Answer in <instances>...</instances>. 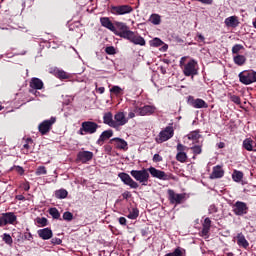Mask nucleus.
Instances as JSON below:
<instances>
[{"instance_id": "nucleus-58", "label": "nucleus", "mask_w": 256, "mask_h": 256, "mask_svg": "<svg viewBox=\"0 0 256 256\" xmlns=\"http://www.w3.org/2000/svg\"><path fill=\"white\" fill-rule=\"evenodd\" d=\"M85 130H83V124L81 125V128L79 130V135H85Z\"/></svg>"}, {"instance_id": "nucleus-57", "label": "nucleus", "mask_w": 256, "mask_h": 256, "mask_svg": "<svg viewBox=\"0 0 256 256\" xmlns=\"http://www.w3.org/2000/svg\"><path fill=\"white\" fill-rule=\"evenodd\" d=\"M30 93H32L36 97H39V95H40V93L37 90H30Z\"/></svg>"}, {"instance_id": "nucleus-4", "label": "nucleus", "mask_w": 256, "mask_h": 256, "mask_svg": "<svg viewBox=\"0 0 256 256\" xmlns=\"http://www.w3.org/2000/svg\"><path fill=\"white\" fill-rule=\"evenodd\" d=\"M115 27L118 29V31L116 30L114 34L118 35V37H122L123 39H127L130 33H132V31L129 30V26H127V24L124 22H115Z\"/></svg>"}, {"instance_id": "nucleus-32", "label": "nucleus", "mask_w": 256, "mask_h": 256, "mask_svg": "<svg viewBox=\"0 0 256 256\" xmlns=\"http://www.w3.org/2000/svg\"><path fill=\"white\" fill-rule=\"evenodd\" d=\"M243 147L246 151H253V140L251 138H247L243 141Z\"/></svg>"}, {"instance_id": "nucleus-7", "label": "nucleus", "mask_w": 256, "mask_h": 256, "mask_svg": "<svg viewBox=\"0 0 256 256\" xmlns=\"http://www.w3.org/2000/svg\"><path fill=\"white\" fill-rule=\"evenodd\" d=\"M55 121H57V119L55 117H51L49 120H44L40 123L38 129L41 135H47V133L51 131V127L55 125Z\"/></svg>"}, {"instance_id": "nucleus-54", "label": "nucleus", "mask_w": 256, "mask_h": 256, "mask_svg": "<svg viewBox=\"0 0 256 256\" xmlns=\"http://www.w3.org/2000/svg\"><path fill=\"white\" fill-rule=\"evenodd\" d=\"M119 223H120V225H127V219L125 217H120Z\"/></svg>"}, {"instance_id": "nucleus-60", "label": "nucleus", "mask_w": 256, "mask_h": 256, "mask_svg": "<svg viewBox=\"0 0 256 256\" xmlns=\"http://www.w3.org/2000/svg\"><path fill=\"white\" fill-rule=\"evenodd\" d=\"M16 199H18V201H23V199H25V197L23 195H18V196H16Z\"/></svg>"}, {"instance_id": "nucleus-18", "label": "nucleus", "mask_w": 256, "mask_h": 256, "mask_svg": "<svg viewBox=\"0 0 256 256\" xmlns=\"http://www.w3.org/2000/svg\"><path fill=\"white\" fill-rule=\"evenodd\" d=\"M38 236L40 239H43V241H48V239H51L53 237V230L50 228H43L37 231Z\"/></svg>"}, {"instance_id": "nucleus-24", "label": "nucleus", "mask_w": 256, "mask_h": 256, "mask_svg": "<svg viewBox=\"0 0 256 256\" xmlns=\"http://www.w3.org/2000/svg\"><path fill=\"white\" fill-rule=\"evenodd\" d=\"M111 137H113V130H105L97 140L98 145H103V142L107 141V139H111Z\"/></svg>"}, {"instance_id": "nucleus-23", "label": "nucleus", "mask_w": 256, "mask_h": 256, "mask_svg": "<svg viewBox=\"0 0 256 256\" xmlns=\"http://www.w3.org/2000/svg\"><path fill=\"white\" fill-rule=\"evenodd\" d=\"M236 239L238 247H242L243 249H247V247H249V241H247V238H245L243 233H238Z\"/></svg>"}, {"instance_id": "nucleus-39", "label": "nucleus", "mask_w": 256, "mask_h": 256, "mask_svg": "<svg viewBox=\"0 0 256 256\" xmlns=\"http://www.w3.org/2000/svg\"><path fill=\"white\" fill-rule=\"evenodd\" d=\"M2 241H4V243H6V245H9L10 247L11 245H13V238L7 233L3 234Z\"/></svg>"}, {"instance_id": "nucleus-50", "label": "nucleus", "mask_w": 256, "mask_h": 256, "mask_svg": "<svg viewBox=\"0 0 256 256\" xmlns=\"http://www.w3.org/2000/svg\"><path fill=\"white\" fill-rule=\"evenodd\" d=\"M107 55H115L116 51H115V47L113 46H108L105 49Z\"/></svg>"}, {"instance_id": "nucleus-42", "label": "nucleus", "mask_w": 256, "mask_h": 256, "mask_svg": "<svg viewBox=\"0 0 256 256\" xmlns=\"http://www.w3.org/2000/svg\"><path fill=\"white\" fill-rule=\"evenodd\" d=\"M36 222L38 224V227H47L48 225V220L45 217L36 219Z\"/></svg>"}, {"instance_id": "nucleus-31", "label": "nucleus", "mask_w": 256, "mask_h": 256, "mask_svg": "<svg viewBox=\"0 0 256 256\" xmlns=\"http://www.w3.org/2000/svg\"><path fill=\"white\" fill-rule=\"evenodd\" d=\"M199 130H195V131H192L190 132L187 137L190 141H197L201 138V134H199Z\"/></svg>"}, {"instance_id": "nucleus-29", "label": "nucleus", "mask_w": 256, "mask_h": 256, "mask_svg": "<svg viewBox=\"0 0 256 256\" xmlns=\"http://www.w3.org/2000/svg\"><path fill=\"white\" fill-rule=\"evenodd\" d=\"M112 141L115 142L116 148L117 149H123L124 151H127V141L121 139V138H113Z\"/></svg>"}, {"instance_id": "nucleus-13", "label": "nucleus", "mask_w": 256, "mask_h": 256, "mask_svg": "<svg viewBox=\"0 0 256 256\" xmlns=\"http://www.w3.org/2000/svg\"><path fill=\"white\" fill-rule=\"evenodd\" d=\"M114 129H118V127H123V125H127L129 123V118L125 116V112H117L114 115Z\"/></svg>"}, {"instance_id": "nucleus-47", "label": "nucleus", "mask_w": 256, "mask_h": 256, "mask_svg": "<svg viewBox=\"0 0 256 256\" xmlns=\"http://www.w3.org/2000/svg\"><path fill=\"white\" fill-rule=\"evenodd\" d=\"M191 150L193 151L194 155H201L203 149H201L200 145H195L191 147Z\"/></svg>"}, {"instance_id": "nucleus-28", "label": "nucleus", "mask_w": 256, "mask_h": 256, "mask_svg": "<svg viewBox=\"0 0 256 256\" xmlns=\"http://www.w3.org/2000/svg\"><path fill=\"white\" fill-rule=\"evenodd\" d=\"M233 62L235 65H238V67H243V65L247 63V57H245V55L236 54L233 56Z\"/></svg>"}, {"instance_id": "nucleus-19", "label": "nucleus", "mask_w": 256, "mask_h": 256, "mask_svg": "<svg viewBox=\"0 0 256 256\" xmlns=\"http://www.w3.org/2000/svg\"><path fill=\"white\" fill-rule=\"evenodd\" d=\"M78 161L81 163H87V161H91L93 159V152L91 151H81L77 155Z\"/></svg>"}, {"instance_id": "nucleus-1", "label": "nucleus", "mask_w": 256, "mask_h": 256, "mask_svg": "<svg viewBox=\"0 0 256 256\" xmlns=\"http://www.w3.org/2000/svg\"><path fill=\"white\" fill-rule=\"evenodd\" d=\"M185 59H187V57H182L180 59V67L183 69L185 77H193L197 75V61L191 59L185 64Z\"/></svg>"}, {"instance_id": "nucleus-9", "label": "nucleus", "mask_w": 256, "mask_h": 256, "mask_svg": "<svg viewBox=\"0 0 256 256\" xmlns=\"http://www.w3.org/2000/svg\"><path fill=\"white\" fill-rule=\"evenodd\" d=\"M119 179H121L122 183H124V185H128V187H130L131 189H138L139 188V184L137 182H135V180H133V178H131V176H129V174L125 173V172H121L118 174Z\"/></svg>"}, {"instance_id": "nucleus-11", "label": "nucleus", "mask_w": 256, "mask_h": 256, "mask_svg": "<svg viewBox=\"0 0 256 256\" xmlns=\"http://www.w3.org/2000/svg\"><path fill=\"white\" fill-rule=\"evenodd\" d=\"M168 196L172 205H181L185 201V193L177 194L173 190H168Z\"/></svg>"}, {"instance_id": "nucleus-2", "label": "nucleus", "mask_w": 256, "mask_h": 256, "mask_svg": "<svg viewBox=\"0 0 256 256\" xmlns=\"http://www.w3.org/2000/svg\"><path fill=\"white\" fill-rule=\"evenodd\" d=\"M130 174L142 185L149 183V169L132 170Z\"/></svg>"}, {"instance_id": "nucleus-48", "label": "nucleus", "mask_w": 256, "mask_h": 256, "mask_svg": "<svg viewBox=\"0 0 256 256\" xmlns=\"http://www.w3.org/2000/svg\"><path fill=\"white\" fill-rule=\"evenodd\" d=\"M230 100L232 103H235L236 105H241V98L237 95L230 96Z\"/></svg>"}, {"instance_id": "nucleus-20", "label": "nucleus", "mask_w": 256, "mask_h": 256, "mask_svg": "<svg viewBox=\"0 0 256 256\" xmlns=\"http://www.w3.org/2000/svg\"><path fill=\"white\" fill-rule=\"evenodd\" d=\"M224 23L226 27H231L232 29H235L236 27H239V17L230 16L224 20Z\"/></svg>"}, {"instance_id": "nucleus-14", "label": "nucleus", "mask_w": 256, "mask_h": 256, "mask_svg": "<svg viewBox=\"0 0 256 256\" xmlns=\"http://www.w3.org/2000/svg\"><path fill=\"white\" fill-rule=\"evenodd\" d=\"M177 149V154H176V161H179V163H185V161H187V153H185V151H187V146L179 143L176 147Z\"/></svg>"}, {"instance_id": "nucleus-16", "label": "nucleus", "mask_w": 256, "mask_h": 256, "mask_svg": "<svg viewBox=\"0 0 256 256\" xmlns=\"http://www.w3.org/2000/svg\"><path fill=\"white\" fill-rule=\"evenodd\" d=\"M126 39L134 45H140L141 47H145V38L135 34V32L133 31L132 33L128 34V37Z\"/></svg>"}, {"instance_id": "nucleus-63", "label": "nucleus", "mask_w": 256, "mask_h": 256, "mask_svg": "<svg viewBox=\"0 0 256 256\" xmlns=\"http://www.w3.org/2000/svg\"><path fill=\"white\" fill-rule=\"evenodd\" d=\"M253 27H254V29H256V18H255V20L253 21Z\"/></svg>"}, {"instance_id": "nucleus-56", "label": "nucleus", "mask_w": 256, "mask_h": 256, "mask_svg": "<svg viewBox=\"0 0 256 256\" xmlns=\"http://www.w3.org/2000/svg\"><path fill=\"white\" fill-rule=\"evenodd\" d=\"M5 225H7V224H5V220H4L3 216H2V217H0V227H3Z\"/></svg>"}, {"instance_id": "nucleus-10", "label": "nucleus", "mask_w": 256, "mask_h": 256, "mask_svg": "<svg viewBox=\"0 0 256 256\" xmlns=\"http://www.w3.org/2000/svg\"><path fill=\"white\" fill-rule=\"evenodd\" d=\"M111 11L113 15H129V13H133V7L129 5L112 6Z\"/></svg>"}, {"instance_id": "nucleus-38", "label": "nucleus", "mask_w": 256, "mask_h": 256, "mask_svg": "<svg viewBox=\"0 0 256 256\" xmlns=\"http://www.w3.org/2000/svg\"><path fill=\"white\" fill-rule=\"evenodd\" d=\"M136 115H139V110H137V106L129 109L128 117L126 119H135Z\"/></svg>"}, {"instance_id": "nucleus-5", "label": "nucleus", "mask_w": 256, "mask_h": 256, "mask_svg": "<svg viewBox=\"0 0 256 256\" xmlns=\"http://www.w3.org/2000/svg\"><path fill=\"white\" fill-rule=\"evenodd\" d=\"M174 135V130L172 126H167L164 130H162L158 138H156L157 143H165V141H169L171 137Z\"/></svg>"}, {"instance_id": "nucleus-44", "label": "nucleus", "mask_w": 256, "mask_h": 256, "mask_svg": "<svg viewBox=\"0 0 256 256\" xmlns=\"http://www.w3.org/2000/svg\"><path fill=\"white\" fill-rule=\"evenodd\" d=\"M110 93H113L114 95H121V93H123V88H121L119 86H113L110 89Z\"/></svg>"}, {"instance_id": "nucleus-45", "label": "nucleus", "mask_w": 256, "mask_h": 256, "mask_svg": "<svg viewBox=\"0 0 256 256\" xmlns=\"http://www.w3.org/2000/svg\"><path fill=\"white\" fill-rule=\"evenodd\" d=\"M36 175H47V168H45V166H39L36 169Z\"/></svg>"}, {"instance_id": "nucleus-34", "label": "nucleus", "mask_w": 256, "mask_h": 256, "mask_svg": "<svg viewBox=\"0 0 256 256\" xmlns=\"http://www.w3.org/2000/svg\"><path fill=\"white\" fill-rule=\"evenodd\" d=\"M152 25H160L161 24V16L159 14H152L149 19Z\"/></svg>"}, {"instance_id": "nucleus-21", "label": "nucleus", "mask_w": 256, "mask_h": 256, "mask_svg": "<svg viewBox=\"0 0 256 256\" xmlns=\"http://www.w3.org/2000/svg\"><path fill=\"white\" fill-rule=\"evenodd\" d=\"M2 218L4 219V223L6 225H13V223L17 221V216L13 212H7L2 214Z\"/></svg>"}, {"instance_id": "nucleus-62", "label": "nucleus", "mask_w": 256, "mask_h": 256, "mask_svg": "<svg viewBox=\"0 0 256 256\" xmlns=\"http://www.w3.org/2000/svg\"><path fill=\"white\" fill-rule=\"evenodd\" d=\"M223 147H225V144H224L223 142H221V143L219 144V148H220V149H223Z\"/></svg>"}, {"instance_id": "nucleus-6", "label": "nucleus", "mask_w": 256, "mask_h": 256, "mask_svg": "<svg viewBox=\"0 0 256 256\" xmlns=\"http://www.w3.org/2000/svg\"><path fill=\"white\" fill-rule=\"evenodd\" d=\"M148 172L154 179H160V181H169L171 177L165 171L159 170L155 167L148 168Z\"/></svg>"}, {"instance_id": "nucleus-12", "label": "nucleus", "mask_w": 256, "mask_h": 256, "mask_svg": "<svg viewBox=\"0 0 256 256\" xmlns=\"http://www.w3.org/2000/svg\"><path fill=\"white\" fill-rule=\"evenodd\" d=\"M136 111H138V115L140 117H145L149 115H153L157 111V107L154 105H145L143 107L136 106Z\"/></svg>"}, {"instance_id": "nucleus-30", "label": "nucleus", "mask_w": 256, "mask_h": 256, "mask_svg": "<svg viewBox=\"0 0 256 256\" xmlns=\"http://www.w3.org/2000/svg\"><path fill=\"white\" fill-rule=\"evenodd\" d=\"M209 231H211V219L205 218L201 233L205 237L209 235Z\"/></svg>"}, {"instance_id": "nucleus-41", "label": "nucleus", "mask_w": 256, "mask_h": 256, "mask_svg": "<svg viewBox=\"0 0 256 256\" xmlns=\"http://www.w3.org/2000/svg\"><path fill=\"white\" fill-rule=\"evenodd\" d=\"M56 76L58 79H69V74L63 70H57Z\"/></svg>"}, {"instance_id": "nucleus-22", "label": "nucleus", "mask_w": 256, "mask_h": 256, "mask_svg": "<svg viewBox=\"0 0 256 256\" xmlns=\"http://www.w3.org/2000/svg\"><path fill=\"white\" fill-rule=\"evenodd\" d=\"M225 175V171H223V168L221 166H214L212 173L210 175V179H221Z\"/></svg>"}, {"instance_id": "nucleus-51", "label": "nucleus", "mask_w": 256, "mask_h": 256, "mask_svg": "<svg viewBox=\"0 0 256 256\" xmlns=\"http://www.w3.org/2000/svg\"><path fill=\"white\" fill-rule=\"evenodd\" d=\"M153 161H154V163H161V161H163V157H161V155H159V154H155L153 156Z\"/></svg>"}, {"instance_id": "nucleus-55", "label": "nucleus", "mask_w": 256, "mask_h": 256, "mask_svg": "<svg viewBox=\"0 0 256 256\" xmlns=\"http://www.w3.org/2000/svg\"><path fill=\"white\" fill-rule=\"evenodd\" d=\"M198 37V41H200V43H205V36H203L202 34H197Z\"/></svg>"}, {"instance_id": "nucleus-64", "label": "nucleus", "mask_w": 256, "mask_h": 256, "mask_svg": "<svg viewBox=\"0 0 256 256\" xmlns=\"http://www.w3.org/2000/svg\"><path fill=\"white\" fill-rule=\"evenodd\" d=\"M227 256H234L233 252L227 253Z\"/></svg>"}, {"instance_id": "nucleus-25", "label": "nucleus", "mask_w": 256, "mask_h": 256, "mask_svg": "<svg viewBox=\"0 0 256 256\" xmlns=\"http://www.w3.org/2000/svg\"><path fill=\"white\" fill-rule=\"evenodd\" d=\"M192 107H194V109H207L209 105L207 104V102H205V100L197 98L192 101Z\"/></svg>"}, {"instance_id": "nucleus-8", "label": "nucleus", "mask_w": 256, "mask_h": 256, "mask_svg": "<svg viewBox=\"0 0 256 256\" xmlns=\"http://www.w3.org/2000/svg\"><path fill=\"white\" fill-rule=\"evenodd\" d=\"M232 209H233V213L239 217L243 215H247V212L249 211V207H247V203L241 202V201L235 202V204L232 206Z\"/></svg>"}, {"instance_id": "nucleus-59", "label": "nucleus", "mask_w": 256, "mask_h": 256, "mask_svg": "<svg viewBox=\"0 0 256 256\" xmlns=\"http://www.w3.org/2000/svg\"><path fill=\"white\" fill-rule=\"evenodd\" d=\"M26 239H27L28 241H31V239H33V234L28 233V235L26 236Z\"/></svg>"}, {"instance_id": "nucleus-33", "label": "nucleus", "mask_w": 256, "mask_h": 256, "mask_svg": "<svg viewBox=\"0 0 256 256\" xmlns=\"http://www.w3.org/2000/svg\"><path fill=\"white\" fill-rule=\"evenodd\" d=\"M232 179L233 181H235L236 183H240V181H242L243 179V172L235 170L232 174Z\"/></svg>"}, {"instance_id": "nucleus-27", "label": "nucleus", "mask_w": 256, "mask_h": 256, "mask_svg": "<svg viewBox=\"0 0 256 256\" xmlns=\"http://www.w3.org/2000/svg\"><path fill=\"white\" fill-rule=\"evenodd\" d=\"M103 123L109 127L115 129V120H113V114L111 112L105 113L103 116Z\"/></svg>"}, {"instance_id": "nucleus-35", "label": "nucleus", "mask_w": 256, "mask_h": 256, "mask_svg": "<svg viewBox=\"0 0 256 256\" xmlns=\"http://www.w3.org/2000/svg\"><path fill=\"white\" fill-rule=\"evenodd\" d=\"M67 195H69V193L65 189H60L55 192L56 199H66Z\"/></svg>"}, {"instance_id": "nucleus-15", "label": "nucleus", "mask_w": 256, "mask_h": 256, "mask_svg": "<svg viewBox=\"0 0 256 256\" xmlns=\"http://www.w3.org/2000/svg\"><path fill=\"white\" fill-rule=\"evenodd\" d=\"M82 129L85 133L93 135V133H97V129H99V124L91 121H85L82 123Z\"/></svg>"}, {"instance_id": "nucleus-53", "label": "nucleus", "mask_w": 256, "mask_h": 256, "mask_svg": "<svg viewBox=\"0 0 256 256\" xmlns=\"http://www.w3.org/2000/svg\"><path fill=\"white\" fill-rule=\"evenodd\" d=\"M51 243H53V245H61L62 241L59 238H53Z\"/></svg>"}, {"instance_id": "nucleus-36", "label": "nucleus", "mask_w": 256, "mask_h": 256, "mask_svg": "<svg viewBox=\"0 0 256 256\" xmlns=\"http://www.w3.org/2000/svg\"><path fill=\"white\" fill-rule=\"evenodd\" d=\"M139 217V209L132 208L129 210L128 219H137Z\"/></svg>"}, {"instance_id": "nucleus-52", "label": "nucleus", "mask_w": 256, "mask_h": 256, "mask_svg": "<svg viewBox=\"0 0 256 256\" xmlns=\"http://www.w3.org/2000/svg\"><path fill=\"white\" fill-rule=\"evenodd\" d=\"M95 87H96V91H98V93H100V95H103V93H105V87H99L98 88L97 83H95Z\"/></svg>"}, {"instance_id": "nucleus-26", "label": "nucleus", "mask_w": 256, "mask_h": 256, "mask_svg": "<svg viewBox=\"0 0 256 256\" xmlns=\"http://www.w3.org/2000/svg\"><path fill=\"white\" fill-rule=\"evenodd\" d=\"M43 81L39 78H32L30 81V87L32 90H41L43 89Z\"/></svg>"}, {"instance_id": "nucleus-43", "label": "nucleus", "mask_w": 256, "mask_h": 256, "mask_svg": "<svg viewBox=\"0 0 256 256\" xmlns=\"http://www.w3.org/2000/svg\"><path fill=\"white\" fill-rule=\"evenodd\" d=\"M163 45V42L159 38H154L150 41V46L151 47H161Z\"/></svg>"}, {"instance_id": "nucleus-17", "label": "nucleus", "mask_w": 256, "mask_h": 256, "mask_svg": "<svg viewBox=\"0 0 256 256\" xmlns=\"http://www.w3.org/2000/svg\"><path fill=\"white\" fill-rule=\"evenodd\" d=\"M100 23L102 27H105V29L112 31V33H117V28L115 27V24L111 22V19H109V17L100 18Z\"/></svg>"}, {"instance_id": "nucleus-37", "label": "nucleus", "mask_w": 256, "mask_h": 256, "mask_svg": "<svg viewBox=\"0 0 256 256\" xmlns=\"http://www.w3.org/2000/svg\"><path fill=\"white\" fill-rule=\"evenodd\" d=\"M243 49H245V47H243V45L241 44H236L232 47V55H240L239 53L241 51H243Z\"/></svg>"}, {"instance_id": "nucleus-61", "label": "nucleus", "mask_w": 256, "mask_h": 256, "mask_svg": "<svg viewBox=\"0 0 256 256\" xmlns=\"http://www.w3.org/2000/svg\"><path fill=\"white\" fill-rule=\"evenodd\" d=\"M161 73H162V75H165V73H167V70H165V68L161 67Z\"/></svg>"}, {"instance_id": "nucleus-49", "label": "nucleus", "mask_w": 256, "mask_h": 256, "mask_svg": "<svg viewBox=\"0 0 256 256\" xmlns=\"http://www.w3.org/2000/svg\"><path fill=\"white\" fill-rule=\"evenodd\" d=\"M63 219L64 221H73V214L71 212H64Z\"/></svg>"}, {"instance_id": "nucleus-46", "label": "nucleus", "mask_w": 256, "mask_h": 256, "mask_svg": "<svg viewBox=\"0 0 256 256\" xmlns=\"http://www.w3.org/2000/svg\"><path fill=\"white\" fill-rule=\"evenodd\" d=\"M165 256H183V251H181V248H176L172 253H168Z\"/></svg>"}, {"instance_id": "nucleus-3", "label": "nucleus", "mask_w": 256, "mask_h": 256, "mask_svg": "<svg viewBox=\"0 0 256 256\" xmlns=\"http://www.w3.org/2000/svg\"><path fill=\"white\" fill-rule=\"evenodd\" d=\"M238 77L243 85H251L256 82V72L253 70L240 72Z\"/></svg>"}, {"instance_id": "nucleus-40", "label": "nucleus", "mask_w": 256, "mask_h": 256, "mask_svg": "<svg viewBox=\"0 0 256 256\" xmlns=\"http://www.w3.org/2000/svg\"><path fill=\"white\" fill-rule=\"evenodd\" d=\"M49 214L53 219H59V217H61V214L59 213V210L57 208H50Z\"/></svg>"}]
</instances>
